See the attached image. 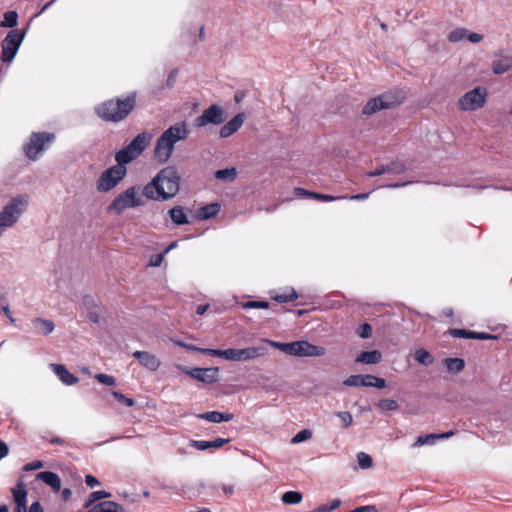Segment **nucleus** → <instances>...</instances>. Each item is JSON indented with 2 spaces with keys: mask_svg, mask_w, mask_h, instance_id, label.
Segmentation results:
<instances>
[{
  "mask_svg": "<svg viewBox=\"0 0 512 512\" xmlns=\"http://www.w3.org/2000/svg\"><path fill=\"white\" fill-rule=\"evenodd\" d=\"M180 189V175L173 166L160 170L156 176L147 183L143 195L150 200L167 201L174 198Z\"/></svg>",
  "mask_w": 512,
  "mask_h": 512,
  "instance_id": "1",
  "label": "nucleus"
},
{
  "mask_svg": "<svg viewBox=\"0 0 512 512\" xmlns=\"http://www.w3.org/2000/svg\"><path fill=\"white\" fill-rule=\"evenodd\" d=\"M189 126L185 121L178 122L166 129L157 139L154 155L160 163L167 162L173 152L175 144L189 137Z\"/></svg>",
  "mask_w": 512,
  "mask_h": 512,
  "instance_id": "2",
  "label": "nucleus"
},
{
  "mask_svg": "<svg viewBox=\"0 0 512 512\" xmlns=\"http://www.w3.org/2000/svg\"><path fill=\"white\" fill-rule=\"evenodd\" d=\"M135 97L128 96L124 100H109L97 107L99 117L107 121L118 122L123 120L134 108Z\"/></svg>",
  "mask_w": 512,
  "mask_h": 512,
  "instance_id": "3",
  "label": "nucleus"
},
{
  "mask_svg": "<svg viewBox=\"0 0 512 512\" xmlns=\"http://www.w3.org/2000/svg\"><path fill=\"white\" fill-rule=\"evenodd\" d=\"M28 207V196L13 197L0 211V235L13 227Z\"/></svg>",
  "mask_w": 512,
  "mask_h": 512,
  "instance_id": "4",
  "label": "nucleus"
},
{
  "mask_svg": "<svg viewBox=\"0 0 512 512\" xmlns=\"http://www.w3.org/2000/svg\"><path fill=\"white\" fill-rule=\"evenodd\" d=\"M210 356L221 357L228 361H249L262 357L267 354L268 350L264 346L247 347L242 349L229 348L225 350L216 349V351H207Z\"/></svg>",
  "mask_w": 512,
  "mask_h": 512,
  "instance_id": "5",
  "label": "nucleus"
},
{
  "mask_svg": "<svg viewBox=\"0 0 512 512\" xmlns=\"http://www.w3.org/2000/svg\"><path fill=\"white\" fill-rule=\"evenodd\" d=\"M143 193L140 187L133 186L120 193L108 206V211L117 215L129 208H136L144 204Z\"/></svg>",
  "mask_w": 512,
  "mask_h": 512,
  "instance_id": "6",
  "label": "nucleus"
},
{
  "mask_svg": "<svg viewBox=\"0 0 512 512\" xmlns=\"http://www.w3.org/2000/svg\"><path fill=\"white\" fill-rule=\"evenodd\" d=\"M404 97L395 93H384L367 102L363 108V114L372 115L380 110L389 109L402 103Z\"/></svg>",
  "mask_w": 512,
  "mask_h": 512,
  "instance_id": "7",
  "label": "nucleus"
},
{
  "mask_svg": "<svg viewBox=\"0 0 512 512\" xmlns=\"http://www.w3.org/2000/svg\"><path fill=\"white\" fill-rule=\"evenodd\" d=\"M25 32L18 29L11 30L2 42L1 60L10 63L16 56L24 40Z\"/></svg>",
  "mask_w": 512,
  "mask_h": 512,
  "instance_id": "8",
  "label": "nucleus"
},
{
  "mask_svg": "<svg viewBox=\"0 0 512 512\" xmlns=\"http://www.w3.org/2000/svg\"><path fill=\"white\" fill-rule=\"evenodd\" d=\"M127 169L122 165H115L105 170L97 181V190L107 192L114 188L126 175Z\"/></svg>",
  "mask_w": 512,
  "mask_h": 512,
  "instance_id": "9",
  "label": "nucleus"
},
{
  "mask_svg": "<svg viewBox=\"0 0 512 512\" xmlns=\"http://www.w3.org/2000/svg\"><path fill=\"white\" fill-rule=\"evenodd\" d=\"M487 92L484 88L477 87L466 92L458 100V108L462 111H475L486 103Z\"/></svg>",
  "mask_w": 512,
  "mask_h": 512,
  "instance_id": "10",
  "label": "nucleus"
},
{
  "mask_svg": "<svg viewBox=\"0 0 512 512\" xmlns=\"http://www.w3.org/2000/svg\"><path fill=\"white\" fill-rule=\"evenodd\" d=\"M54 140V135L46 132L33 133L25 145V154L30 160H36L45 149V145Z\"/></svg>",
  "mask_w": 512,
  "mask_h": 512,
  "instance_id": "11",
  "label": "nucleus"
},
{
  "mask_svg": "<svg viewBox=\"0 0 512 512\" xmlns=\"http://www.w3.org/2000/svg\"><path fill=\"white\" fill-rule=\"evenodd\" d=\"M224 120V110L218 105H211L194 119V126L201 128L209 124L220 125Z\"/></svg>",
  "mask_w": 512,
  "mask_h": 512,
  "instance_id": "12",
  "label": "nucleus"
},
{
  "mask_svg": "<svg viewBox=\"0 0 512 512\" xmlns=\"http://www.w3.org/2000/svg\"><path fill=\"white\" fill-rule=\"evenodd\" d=\"M182 372L191 376L192 378L206 383L211 384L217 381L218 368H187L183 366H177Z\"/></svg>",
  "mask_w": 512,
  "mask_h": 512,
  "instance_id": "13",
  "label": "nucleus"
},
{
  "mask_svg": "<svg viewBox=\"0 0 512 512\" xmlns=\"http://www.w3.org/2000/svg\"><path fill=\"white\" fill-rule=\"evenodd\" d=\"M325 348L312 345L307 341L293 342L292 355L297 357H319L325 355Z\"/></svg>",
  "mask_w": 512,
  "mask_h": 512,
  "instance_id": "14",
  "label": "nucleus"
},
{
  "mask_svg": "<svg viewBox=\"0 0 512 512\" xmlns=\"http://www.w3.org/2000/svg\"><path fill=\"white\" fill-rule=\"evenodd\" d=\"M512 68V54L500 51L492 62V71L496 75L504 74Z\"/></svg>",
  "mask_w": 512,
  "mask_h": 512,
  "instance_id": "15",
  "label": "nucleus"
},
{
  "mask_svg": "<svg viewBox=\"0 0 512 512\" xmlns=\"http://www.w3.org/2000/svg\"><path fill=\"white\" fill-rule=\"evenodd\" d=\"M133 357L139 360L140 364L150 371H156L161 365L160 359L148 351H135Z\"/></svg>",
  "mask_w": 512,
  "mask_h": 512,
  "instance_id": "16",
  "label": "nucleus"
},
{
  "mask_svg": "<svg viewBox=\"0 0 512 512\" xmlns=\"http://www.w3.org/2000/svg\"><path fill=\"white\" fill-rule=\"evenodd\" d=\"M13 499L16 504L14 512H27V491L22 481L12 489Z\"/></svg>",
  "mask_w": 512,
  "mask_h": 512,
  "instance_id": "17",
  "label": "nucleus"
},
{
  "mask_svg": "<svg viewBox=\"0 0 512 512\" xmlns=\"http://www.w3.org/2000/svg\"><path fill=\"white\" fill-rule=\"evenodd\" d=\"M50 368L57 375L59 380L67 386H72L79 382V378L70 373L62 364L52 363L50 364Z\"/></svg>",
  "mask_w": 512,
  "mask_h": 512,
  "instance_id": "18",
  "label": "nucleus"
},
{
  "mask_svg": "<svg viewBox=\"0 0 512 512\" xmlns=\"http://www.w3.org/2000/svg\"><path fill=\"white\" fill-rule=\"evenodd\" d=\"M244 122V114L239 113L220 129V137L227 138L238 131Z\"/></svg>",
  "mask_w": 512,
  "mask_h": 512,
  "instance_id": "19",
  "label": "nucleus"
},
{
  "mask_svg": "<svg viewBox=\"0 0 512 512\" xmlns=\"http://www.w3.org/2000/svg\"><path fill=\"white\" fill-rule=\"evenodd\" d=\"M229 442H230V439H225V438H217L213 441L191 440L190 446L197 450L204 451V450H208V449L221 448L222 446H224L225 444H227Z\"/></svg>",
  "mask_w": 512,
  "mask_h": 512,
  "instance_id": "20",
  "label": "nucleus"
},
{
  "mask_svg": "<svg viewBox=\"0 0 512 512\" xmlns=\"http://www.w3.org/2000/svg\"><path fill=\"white\" fill-rule=\"evenodd\" d=\"M150 140V134L145 132L140 133L128 144V146L130 147L131 150L135 152L137 156H139L148 146Z\"/></svg>",
  "mask_w": 512,
  "mask_h": 512,
  "instance_id": "21",
  "label": "nucleus"
},
{
  "mask_svg": "<svg viewBox=\"0 0 512 512\" xmlns=\"http://www.w3.org/2000/svg\"><path fill=\"white\" fill-rule=\"evenodd\" d=\"M37 479L42 480L45 484L50 486L55 492L61 489L60 477L51 471H43L37 474Z\"/></svg>",
  "mask_w": 512,
  "mask_h": 512,
  "instance_id": "22",
  "label": "nucleus"
},
{
  "mask_svg": "<svg viewBox=\"0 0 512 512\" xmlns=\"http://www.w3.org/2000/svg\"><path fill=\"white\" fill-rule=\"evenodd\" d=\"M200 419L207 420L212 423L229 422L233 420L234 415L232 413H222L218 411H210L199 414L197 416Z\"/></svg>",
  "mask_w": 512,
  "mask_h": 512,
  "instance_id": "23",
  "label": "nucleus"
},
{
  "mask_svg": "<svg viewBox=\"0 0 512 512\" xmlns=\"http://www.w3.org/2000/svg\"><path fill=\"white\" fill-rule=\"evenodd\" d=\"M454 435L453 431H448L445 433H439V434H426L419 436L415 443L413 444V447H421L426 444H432L434 440L436 439H448Z\"/></svg>",
  "mask_w": 512,
  "mask_h": 512,
  "instance_id": "24",
  "label": "nucleus"
},
{
  "mask_svg": "<svg viewBox=\"0 0 512 512\" xmlns=\"http://www.w3.org/2000/svg\"><path fill=\"white\" fill-rule=\"evenodd\" d=\"M168 214L173 224L177 226L189 223L188 217L182 206H174L168 211Z\"/></svg>",
  "mask_w": 512,
  "mask_h": 512,
  "instance_id": "25",
  "label": "nucleus"
},
{
  "mask_svg": "<svg viewBox=\"0 0 512 512\" xmlns=\"http://www.w3.org/2000/svg\"><path fill=\"white\" fill-rule=\"evenodd\" d=\"M89 512H124V508L114 501H104L94 505Z\"/></svg>",
  "mask_w": 512,
  "mask_h": 512,
  "instance_id": "26",
  "label": "nucleus"
},
{
  "mask_svg": "<svg viewBox=\"0 0 512 512\" xmlns=\"http://www.w3.org/2000/svg\"><path fill=\"white\" fill-rule=\"evenodd\" d=\"M382 360V353L378 350L362 352L357 358V363L377 364Z\"/></svg>",
  "mask_w": 512,
  "mask_h": 512,
  "instance_id": "27",
  "label": "nucleus"
},
{
  "mask_svg": "<svg viewBox=\"0 0 512 512\" xmlns=\"http://www.w3.org/2000/svg\"><path fill=\"white\" fill-rule=\"evenodd\" d=\"M343 384L350 387H370V375H351Z\"/></svg>",
  "mask_w": 512,
  "mask_h": 512,
  "instance_id": "28",
  "label": "nucleus"
},
{
  "mask_svg": "<svg viewBox=\"0 0 512 512\" xmlns=\"http://www.w3.org/2000/svg\"><path fill=\"white\" fill-rule=\"evenodd\" d=\"M138 156L135 154L133 150L130 149V147L127 145L120 151L116 153L115 160L117 162V165L125 166V164H128L132 160L136 159Z\"/></svg>",
  "mask_w": 512,
  "mask_h": 512,
  "instance_id": "29",
  "label": "nucleus"
},
{
  "mask_svg": "<svg viewBox=\"0 0 512 512\" xmlns=\"http://www.w3.org/2000/svg\"><path fill=\"white\" fill-rule=\"evenodd\" d=\"M32 322L37 332L44 335L52 333L55 328L54 323L48 319L35 318Z\"/></svg>",
  "mask_w": 512,
  "mask_h": 512,
  "instance_id": "30",
  "label": "nucleus"
},
{
  "mask_svg": "<svg viewBox=\"0 0 512 512\" xmlns=\"http://www.w3.org/2000/svg\"><path fill=\"white\" fill-rule=\"evenodd\" d=\"M447 370L451 373H459L465 367V362L461 358H447L444 360Z\"/></svg>",
  "mask_w": 512,
  "mask_h": 512,
  "instance_id": "31",
  "label": "nucleus"
},
{
  "mask_svg": "<svg viewBox=\"0 0 512 512\" xmlns=\"http://www.w3.org/2000/svg\"><path fill=\"white\" fill-rule=\"evenodd\" d=\"M302 500L303 496L298 491H287L281 497V501L285 505H296L301 503Z\"/></svg>",
  "mask_w": 512,
  "mask_h": 512,
  "instance_id": "32",
  "label": "nucleus"
},
{
  "mask_svg": "<svg viewBox=\"0 0 512 512\" xmlns=\"http://www.w3.org/2000/svg\"><path fill=\"white\" fill-rule=\"evenodd\" d=\"M466 37H467V28L457 27L448 33L447 40L450 43H459L463 40H466Z\"/></svg>",
  "mask_w": 512,
  "mask_h": 512,
  "instance_id": "33",
  "label": "nucleus"
},
{
  "mask_svg": "<svg viewBox=\"0 0 512 512\" xmlns=\"http://www.w3.org/2000/svg\"><path fill=\"white\" fill-rule=\"evenodd\" d=\"M214 176L218 180H222L225 182H232L235 180V178L237 176V171L233 167L226 168V169H220L214 173Z\"/></svg>",
  "mask_w": 512,
  "mask_h": 512,
  "instance_id": "34",
  "label": "nucleus"
},
{
  "mask_svg": "<svg viewBox=\"0 0 512 512\" xmlns=\"http://www.w3.org/2000/svg\"><path fill=\"white\" fill-rule=\"evenodd\" d=\"M415 360L424 366H429L434 362L432 355L425 349H418L414 354Z\"/></svg>",
  "mask_w": 512,
  "mask_h": 512,
  "instance_id": "35",
  "label": "nucleus"
},
{
  "mask_svg": "<svg viewBox=\"0 0 512 512\" xmlns=\"http://www.w3.org/2000/svg\"><path fill=\"white\" fill-rule=\"evenodd\" d=\"M18 14L15 11H8L4 13V18L0 22L1 27H15L17 25Z\"/></svg>",
  "mask_w": 512,
  "mask_h": 512,
  "instance_id": "36",
  "label": "nucleus"
},
{
  "mask_svg": "<svg viewBox=\"0 0 512 512\" xmlns=\"http://www.w3.org/2000/svg\"><path fill=\"white\" fill-rule=\"evenodd\" d=\"M357 461L361 469H369L373 466L372 457L365 452H359L357 454Z\"/></svg>",
  "mask_w": 512,
  "mask_h": 512,
  "instance_id": "37",
  "label": "nucleus"
},
{
  "mask_svg": "<svg viewBox=\"0 0 512 512\" xmlns=\"http://www.w3.org/2000/svg\"><path fill=\"white\" fill-rule=\"evenodd\" d=\"M298 298V295L297 293L295 292L294 289H290L286 292H283V293H280V294H276L273 299L276 300L277 302H281V303H285V302H289V301H293L295 299Z\"/></svg>",
  "mask_w": 512,
  "mask_h": 512,
  "instance_id": "38",
  "label": "nucleus"
},
{
  "mask_svg": "<svg viewBox=\"0 0 512 512\" xmlns=\"http://www.w3.org/2000/svg\"><path fill=\"white\" fill-rule=\"evenodd\" d=\"M377 406L382 411H395L399 408V404L393 399H382Z\"/></svg>",
  "mask_w": 512,
  "mask_h": 512,
  "instance_id": "39",
  "label": "nucleus"
},
{
  "mask_svg": "<svg viewBox=\"0 0 512 512\" xmlns=\"http://www.w3.org/2000/svg\"><path fill=\"white\" fill-rule=\"evenodd\" d=\"M109 497H111V494L109 492H106V491H95V492H92L90 494L89 499L86 502L85 506L89 507L94 502H96V501H98L100 499L109 498Z\"/></svg>",
  "mask_w": 512,
  "mask_h": 512,
  "instance_id": "40",
  "label": "nucleus"
},
{
  "mask_svg": "<svg viewBox=\"0 0 512 512\" xmlns=\"http://www.w3.org/2000/svg\"><path fill=\"white\" fill-rule=\"evenodd\" d=\"M312 437V432L308 429H303L300 432H298L292 439V444H298L303 441H306Z\"/></svg>",
  "mask_w": 512,
  "mask_h": 512,
  "instance_id": "41",
  "label": "nucleus"
},
{
  "mask_svg": "<svg viewBox=\"0 0 512 512\" xmlns=\"http://www.w3.org/2000/svg\"><path fill=\"white\" fill-rule=\"evenodd\" d=\"M267 342L271 346L279 349L280 351H282V352H284L286 354L292 355L293 342H291V343H282V342H275V341H269V340H267Z\"/></svg>",
  "mask_w": 512,
  "mask_h": 512,
  "instance_id": "42",
  "label": "nucleus"
},
{
  "mask_svg": "<svg viewBox=\"0 0 512 512\" xmlns=\"http://www.w3.org/2000/svg\"><path fill=\"white\" fill-rule=\"evenodd\" d=\"M95 379L107 386H114L116 384V379L113 376L104 373L96 374Z\"/></svg>",
  "mask_w": 512,
  "mask_h": 512,
  "instance_id": "43",
  "label": "nucleus"
},
{
  "mask_svg": "<svg viewBox=\"0 0 512 512\" xmlns=\"http://www.w3.org/2000/svg\"><path fill=\"white\" fill-rule=\"evenodd\" d=\"M386 166L387 173H395V174H401L405 172L406 167L403 163L399 162H391Z\"/></svg>",
  "mask_w": 512,
  "mask_h": 512,
  "instance_id": "44",
  "label": "nucleus"
},
{
  "mask_svg": "<svg viewBox=\"0 0 512 512\" xmlns=\"http://www.w3.org/2000/svg\"><path fill=\"white\" fill-rule=\"evenodd\" d=\"M449 334L453 337L469 338V339H473V336H474L473 331H469V330H465V329H451V330H449Z\"/></svg>",
  "mask_w": 512,
  "mask_h": 512,
  "instance_id": "45",
  "label": "nucleus"
},
{
  "mask_svg": "<svg viewBox=\"0 0 512 512\" xmlns=\"http://www.w3.org/2000/svg\"><path fill=\"white\" fill-rule=\"evenodd\" d=\"M215 488L221 490L224 495L230 497L234 494L235 485L233 483H220L215 485Z\"/></svg>",
  "mask_w": 512,
  "mask_h": 512,
  "instance_id": "46",
  "label": "nucleus"
},
{
  "mask_svg": "<svg viewBox=\"0 0 512 512\" xmlns=\"http://www.w3.org/2000/svg\"><path fill=\"white\" fill-rule=\"evenodd\" d=\"M112 395L117 401L124 403L128 407H132L135 404V401L132 398H128L118 391H113Z\"/></svg>",
  "mask_w": 512,
  "mask_h": 512,
  "instance_id": "47",
  "label": "nucleus"
},
{
  "mask_svg": "<svg viewBox=\"0 0 512 512\" xmlns=\"http://www.w3.org/2000/svg\"><path fill=\"white\" fill-rule=\"evenodd\" d=\"M370 382V387H375L378 389H384L387 386L385 379L376 377L374 375H370Z\"/></svg>",
  "mask_w": 512,
  "mask_h": 512,
  "instance_id": "48",
  "label": "nucleus"
},
{
  "mask_svg": "<svg viewBox=\"0 0 512 512\" xmlns=\"http://www.w3.org/2000/svg\"><path fill=\"white\" fill-rule=\"evenodd\" d=\"M336 415L342 420L345 427H348L353 422L352 414L348 411L337 412Z\"/></svg>",
  "mask_w": 512,
  "mask_h": 512,
  "instance_id": "49",
  "label": "nucleus"
},
{
  "mask_svg": "<svg viewBox=\"0 0 512 512\" xmlns=\"http://www.w3.org/2000/svg\"><path fill=\"white\" fill-rule=\"evenodd\" d=\"M268 306H269V303L266 301H249V302H246L243 304L244 309H249V308L264 309V308H267Z\"/></svg>",
  "mask_w": 512,
  "mask_h": 512,
  "instance_id": "50",
  "label": "nucleus"
},
{
  "mask_svg": "<svg viewBox=\"0 0 512 512\" xmlns=\"http://www.w3.org/2000/svg\"><path fill=\"white\" fill-rule=\"evenodd\" d=\"M358 335L364 339L369 338L372 335L371 325H369L368 323L361 325L358 330Z\"/></svg>",
  "mask_w": 512,
  "mask_h": 512,
  "instance_id": "51",
  "label": "nucleus"
},
{
  "mask_svg": "<svg viewBox=\"0 0 512 512\" xmlns=\"http://www.w3.org/2000/svg\"><path fill=\"white\" fill-rule=\"evenodd\" d=\"M484 39V36L482 34L472 32L467 29V37L466 40H468L471 43H479Z\"/></svg>",
  "mask_w": 512,
  "mask_h": 512,
  "instance_id": "52",
  "label": "nucleus"
},
{
  "mask_svg": "<svg viewBox=\"0 0 512 512\" xmlns=\"http://www.w3.org/2000/svg\"><path fill=\"white\" fill-rule=\"evenodd\" d=\"M311 197L314 198V199H317V200H320V201H334L336 200L337 198L334 197V196H331V195H325V194H320V193H311ZM341 197H339L338 199H340ZM343 199H345L346 197H342Z\"/></svg>",
  "mask_w": 512,
  "mask_h": 512,
  "instance_id": "53",
  "label": "nucleus"
},
{
  "mask_svg": "<svg viewBox=\"0 0 512 512\" xmlns=\"http://www.w3.org/2000/svg\"><path fill=\"white\" fill-rule=\"evenodd\" d=\"M164 259V255L163 254H156V255H153L151 258H150V262H149V265L152 266V267H158L161 265L162 261Z\"/></svg>",
  "mask_w": 512,
  "mask_h": 512,
  "instance_id": "54",
  "label": "nucleus"
},
{
  "mask_svg": "<svg viewBox=\"0 0 512 512\" xmlns=\"http://www.w3.org/2000/svg\"><path fill=\"white\" fill-rule=\"evenodd\" d=\"M186 349L190 350V351H197V352H200V353H203V354H207V355H209V353L207 351H216V349L200 348V347H197V346L192 345V344H187Z\"/></svg>",
  "mask_w": 512,
  "mask_h": 512,
  "instance_id": "55",
  "label": "nucleus"
},
{
  "mask_svg": "<svg viewBox=\"0 0 512 512\" xmlns=\"http://www.w3.org/2000/svg\"><path fill=\"white\" fill-rule=\"evenodd\" d=\"M202 210L204 212L202 215V218H208V217L216 214V212H217V208L214 205L206 206Z\"/></svg>",
  "mask_w": 512,
  "mask_h": 512,
  "instance_id": "56",
  "label": "nucleus"
},
{
  "mask_svg": "<svg viewBox=\"0 0 512 512\" xmlns=\"http://www.w3.org/2000/svg\"><path fill=\"white\" fill-rule=\"evenodd\" d=\"M43 467L42 461H34L24 466L25 471L37 470Z\"/></svg>",
  "mask_w": 512,
  "mask_h": 512,
  "instance_id": "57",
  "label": "nucleus"
},
{
  "mask_svg": "<svg viewBox=\"0 0 512 512\" xmlns=\"http://www.w3.org/2000/svg\"><path fill=\"white\" fill-rule=\"evenodd\" d=\"M85 483H86L89 487H91V488H93V487H95V486H97V485H99V484H100V482L98 481V479H97L96 477H94L93 475H86V476H85Z\"/></svg>",
  "mask_w": 512,
  "mask_h": 512,
  "instance_id": "58",
  "label": "nucleus"
},
{
  "mask_svg": "<svg viewBox=\"0 0 512 512\" xmlns=\"http://www.w3.org/2000/svg\"><path fill=\"white\" fill-rule=\"evenodd\" d=\"M496 336L488 334V333H482V332H474L473 339H479V340H488V339H495Z\"/></svg>",
  "mask_w": 512,
  "mask_h": 512,
  "instance_id": "59",
  "label": "nucleus"
},
{
  "mask_svg": "<svg viewBox=\"0 0 512 512\" xmlns=\"http://www.w3.org/2000/svg\"><path fill=\"white\" fill-rule=\"evenodd\" d=\"M385 173H387L386 166L382 165L379 168H377L376 170L367 173V176L368 177H376V176H380Z\"/></svg>",
  "mask_w": 512,
  "mask_h": 512,
  "instance_id": "60",
  "label": "nucleus"
},
{
  "mask_svg": "<svg viewBox=\"0 0 512 512\" xmlns=\"http://www.w3.org/2000/svg\"><path fill=\"white\" fill-rule=\"evenodd\" d=\"M294 193L296 196L298 197H302V196H307V197H311V193L312 192H309L303 188H295L294 189Z\"/></svg>",
  "mask_w": 512,
  "mask_h": 512,
  "instance_id": "61",
  "label": "nucleus"
},
{
  "mask_svg": "<svg viewBox=\"0 0 512 512\" xmlns=\"http://www.w3.org/2000/svg\"><path fill=\"white\" fill-rule=\"evenodd\" d=\"M29 512H44V511L39 502H34L31 504V506L29 508Z\"/></svg>",
  "mask_w": 512,
  "mask_h": 512,
  "instance_id": "62",
  "label": "nucleus"
},
{
  "mask_svg": "<svg viewBox=\"0 0 512 512\" xmlns=\"http://www.w3.org/2000/svg\"><path fill=\"white\" fill-rule=\"evenodd\" d=\"M87 316L94 323H98L99 320H100V316H99V314L96 311L88 312Z\"/></svg>",
  "mask_w": 512,
  "mask_h": 512,
  "instance_id": "63",
  "label": "nucleus"
},
{
  "mask_svg": "<svg viewBox=\"0 0 512 512\" xmlns=\"http://www.w3.org/2000/svg\"><path fill=\"white\" fill-rule=\"evenodd\" d=\"M310 512H331V509L328 508V505H321L317 507L316 509L310 511Z\"/></svg>",
  "mask_w": 512,
  "mask_h": 512,
  "instance_id": "64",
  "label": "nucleus"
}]
</instances>
